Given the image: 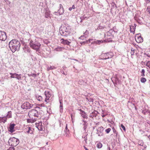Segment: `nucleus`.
Returning <instances> with one entry per match:
<instances>
[{
    "label": "nucleus",
    "mask_w": 150,
    "mask_h": 150,
    "mask_svg": "<svg viewBox=\"0 0 150 150\" xmlns=\"http://www.w3.org/2000/svg\"><path fill=\"white\" fill-rule=\"evenodd\" d=\"M87 126H84L83 127V129H84V132H86V128H87Z\"/></svg>",
    "instance_id": "nucleus-43"
},
{
    "label": "nucleus",
    "mask_w": 150,
    "mask_h": 150,
    "mask_svg": "<svg viewBox=\"0 0 150 150\" xmlns=\"http://www.w3.org/2000/svg\"><path fill=\"white\" fill-rule=\"evenodd\" d=\"M61 43L64 45H69L71 42L68 41L67 40H65L63 38H62L61 40Z\"/></svg>",
    "instance_id": "nucleus-13"
},
{
    "label": "nucleus",
    "mask_w": 150,
    "mask_h": 150,
    "mask_svg": "<svg viewBox=\"0 0 150 150\" xmlns=\"http://www.w3.org/2000/svg\"><path fill=\"white\" fill-rule=\"evenodd\" d=\"M23 49L24 50V52L28 53H29L30 52V50L29 48H28L27 47H25L23 48Z\"/></svg>",
    "instance_id": "nucleus-19"
},
{
    "label": "nucleus",
    "mask_w": 150,
    "mask_h": 150,
    "mask_svg": "<svg viewBox=\"0 0 150 150\" xmlns=\"http://www.w3.org/2000/svg\"><path fill=\"white\" fill-rule=\"evenodd\" d=\"M10 50L13 52L20 50L21 44L20 42L17 40L13 39L8 44Z\"/></svg>",
    "instance_id": "nucleus-1"
},
{
    "label": "nucleus",
    "mask_w": 150,
    "mask_h": 150,
    "mask_svg": "<svg viewBox=\"0 0 150 150\" xmlns=\"http://www.w3.org/2000/svg\"><path fill=\"white\" fill-rule=\"evenodd\" d=\"M79 111H80L81 112V113H83V112H84V111H83V110H82L81 109H79Z\"/></svg>",
    "instance_id": "nucleus-50"
},
{
    "label": "nucleus",
    "mask_w": 150,
    "mask_h": 150,
    "mask_svg": "<svg viewBox=\"0 0 150 150\" xmlns=\"http://www.w3.org/2000/svg\"><path fill=\"white\" fill-rule=\"evenodd\" d=\"M150 2V1L149 0H147V3H149Z\"/></svg>",
    "instance_id": "nucleus-57"
},
{
    "label": "nucleus",
    "mask_w": 150,
    "mask_h": 150,
    "mask_svg": "<svg viewBox=\"0 0 150 150\" xmlns=\"http://www.w3.org/2000/svg\"><path fill=\"white\" fill-rule=\"evenodd\" d=\"M87 42H86V41H84L83 42H80V43L81 45H84L85 44H87Z\"/></svg>",
    "instance_id": "nucleus-36"
},
{
    "label": "nucleus",
    "mask_w": 150,
    "mask_h": 150,
    "mask_svg": "<svg viewBox=\"0 0 150 150\" xmlns=\"http://www.w3.org/2000/svg\"><path fill=\"white\" fill-rule=\"evenodd\" d=\"M92 39H89L88 40H87L86 42H87V44L91 42V41L92 40Z\"/></svg>",
    "instance_id": "nucleus-47"
},
{
    "label": "nucleus",
    "mask_w": 150,
    "mask_h": 150,
    "mask_svg": "<svg viewBox=\"0 0 150 150\" xmlns=\"http://www.w3.org/2000/svg\"><path fill=\"white\" fill-rule=\"evenodd\" d=\"M113 79V78H111V80H112V81H113V80H112V79Z\"/></svg>",
    "instance_id": "nucleus-62"
},
{
    "label": "nucleus",
    "mask_w": 150,
    "mask_h": 150,
    "mask_svg": "<svg viewBox=\"0 0 150 150\" xmlns=\"http://www.w3.org/2000/svg\"><path fill=\"white\" fill-rule=\"evenodd\" d=\"M135 39L138 43L142 42L143 41V38L141 36V34L140 33L136 34Z\"/></svg>",
    "instance_id": "nucleus-8"
},
{
    "label": "nucleus",
    "mask_w": 150,
    "mask_h": 150,
    "mask_svg": "<svg viewBox=\"0 0 150 150\" xmlns=\"http://www.w3.org/2000/svg\"><path fill=\"white\" fill-rule=\"evenodd\" d=\"M39 114V113L37 110L33 109L29 111L28 115L30 118L33 119V117H38Z\"/></svg>",
    "instance_id": "nucleus-5"
},
{
    "label": "nucleus",
    "mask_w": 150,
    "mask_h": 150,
    "mask_svg": "<svg viewBox=\"0 0 150 150\" xmlns=\"http://www.w3.org/2000/svg\"><path fill=\"white\" fill-rule=\"evenodd\" d=\"M7 150H15V148L13 147H10Z\"/></svg>",
    "instance_id": "nucleus-45"
},
{
    "label": "nucleus",
    "mask_w": 150,
    "mask_h": 150,
    "mask_svg": "<svg viewBox=\"0 0 150 150\" xmlns=\"http://www.w3.org/2000/svg\"><path fill=\"white\" fill-rule=\"evenodd\" d=\"M103 42V41L102 40H98L96 41H95V42L97 44H100V43Z\"/></svg>",
    "instance_id": "nucleus-32"
},
{
    "label": "nucleus",
    "mask_w": 150,
    "mask_h": 150,
    "mask_svg": "<svg viewBox=\"0 0 150 150\" xmlns=\"http://www.w3.org/2000/svg\"><path fill=\"white\" fill-rule=\"evenodd\" d=\"M112 53L111 52L102 54L100 56V58L101 59H106L111 58L112 56Z\"/></svg>",
    "instance_id": "nucleus-7"
},
{
    "label": "nucleus",
    "mask_w": 150,
    "mask_h": 150,
    "mask_svg": "<svg viewBox=\"0 0 150 150\" xmlns=\"http://www.w3.org/2000/svg\"><path fill=\"white\" fill-rule=\"evenodd\" d=\"M148 111V110L146 109H145L144 110H143L142 111V113H143L145 115L146 112Z\"/></svg>",
    "instance_id": "nucleus-40"
},
{
    "label": "nucleus",
    "mask_w": 150,
    "mask_h": 150,
    "mask_svg": "<svg viewBox=\"0 0 150 150\" xmlns=\"http://www.w3.org/2000/svg\"><path fill=\"white\" fill-rule=\"evenodd\" d=\"M6 117L8 118H11L12 117L11 112V111H8V114L6 115Z\"/></svg>",
    "instance_id": "nucleus-23"
},
{
    "label": "nucleus",
    "mask_w": 150,
    "mask_h": 150,
    "mask_svg": "<svg viewBox=\"0 0 150 150\" xmlns=\"http://www.w3.org/2000/svg\"><path fill=\"white\" fill-rule=\"evenodd\" d=\"M87 30H86L85 33H84V35L83 36H81L79 38V39L81 40H83L84 38H86V36H85V35H86V34H85V33H86Z\"/></svg>",
    "instance_id": "nucleus-24"
},
{
    "label": "nucleus",
    "mask_w": 150,
    "mask_h": 150,
    "mask_svg": "<svg viewBox=\"0 0 150 150\" xmlns=\"http://www.w3.org/2000/svg\"><path fill=\"white\" fill-rule=\"evenodd\" d=\"M136 28L133 26H130V30L131 33H132L133 34L135 33V31Z\"/></svg>",
    "instance_id": "nucleus-17"
},
{
    "label": "nucleus",
    "mask_w": 150,
    "mask_h": 150,
    "mask_svg": "<svg viewBox=\"0 0 150 150\" xmlns=\"http://www.w3.org/2000/svg\"><path fill=\"white\" fill-rule=\"evenodd\" d=\"M103 127L102 126L100 127L97 129V134L98 135V136H101L103 135Z\"/></svg>",
    "instance_id": "nucleus-11"
},
{
    "label": "nucleus",
    "mask_w": 150,
    "mask_h": 150,
    "mask_svg": "<svg viewBox=\"0 0 150 150\" xmlns=\"http://www.w3.org/2000/svg\"><path fill=\"white\" fill-rule=\"evenodd\" d=\"M29 44L30 47L33 49L36 50V51H39L41 45L39 42L36 41L34 42L33 41L31 40Z\"/></svg>",
    "instance_id": "nucleus-3"
},
{
    "label": "nucleus",
    "mask_w": 150,
    "mask_h": 150,
    "mask_svg": "<svg viewBox=\"0 0 150 150\" xmlns=\"http://www.w3.org/2000/svg\"><path fill=\"white\" fill-rule=\"evenodd\" d=\"M81 116L84 118L87 119V116L85 112L83 113H81Z\"/></svg>",
    "instance_id": "nucleus-22"
},
{
    "label": "nucleus",
    "mask_w": 150,
    "mask_h": 150,
    "mask_svg": "<svg viewBox=\"0 0 150 150\" xmlns=\"http://www.w3.org/2000/svg\"><path fill=\"white\" fill-rule=\"evenodd\" d=\"M7 120V117H1L0 120V122H3L5 123L6 121Z\"/></svg>",
    "instance_id": "nucleus-18"
},
{
    "label": "nucleus",
    "mask_w": 150,
    "mask_h": 150,
    "mask_svg": "<svg viewBox=\"0 0 150 150\" xmlns=\"http://www.w3.org/2000/svg\"><path fill=\"white\" fill-rule=\"evenodd\" d=\"M111 130V129L110 128H108L105 129V131L107 133H108Z\"/></svg>",
    "instance_id": "nucleus-39"
},
{
    "label": "nucleus",
    "mask_w": 150,
    "mask_h": 150,
    "mask_svg": "<svg viewBox=\"0 0 150 150\" xmlns=\"http://www.w3.org/2000/svg\"><path fill=\"white\" fill-rule=\"evenodd\" d=\"M148 138H150V135H149V136H148Z\"/></svg>",
    "instance_id": "nucleus-61"
},
{
    "label": "nucleus",
    "mask_w": 150,
    "mask_h": 150,
    "mask_svg": "<svg viewBox=\"0 0 150 150\" xmlns=\"http://www.w3.org/2000/svg\"><path fill=\"white\" fill-rule=\"evenodd\" d=\"M33 106V104L28 102H25L21 105V108L23 109L27 110L32 108Z\"/></svg>",
    "instance_id": "nucleus-6"
},
{
    "label": "nucleus",
    "mask_w": 150,
    "mask_h": 150,
    "mask_svg": "<svg viewBox=\"0 0 150 150\" xmlns=\"http://www.w3.org/2000/svg\"><path fill=\"white\" fill-rule=\"evenodd\" d=\"M83 122H84V123L83 124V125L84 126H85V125L87 126V122L86 121H84V120H83Z\"/></svg>",
    "instance_id": "nucleus-42"
},
{
    "label": "nucleus",
    "mask_w": 150,
    "mask_h": 150,
    "mask_svg": "<svg viewBox=\"0 0 150 150\" xmlns=\"http://www.w3.org/2000/svg\"><path fill=\"white\" fill-rule=\"evenodd\" d=\"M56 68L55 66H47V69L48 71L50 70L56 69Z\"/></svg>",
    "instance_id": "nucleus-20"
},
{
    "label": "nucleus",
    "mask_w": 150,
    "mask_h": 150,
    "mask_svg": "<svg viewBox=\"0 0 150 150\" xmlns=\"http://www.w3.org/2000/svg\"><path fill=\"white\" fill-rule=\"evenodd\" d=\"M88 134H87L86 135L83 137V136L82 137V138H84V141L85 142L86 144H87V135Z\"/></svg>",
    "instance_id": "nucleus-34"
},
{
    "label": "nucleus",
    "mask_w": 150,
    "mask_h": 150,
    "mask_svg": "<svg viewBox=\"0 0 150 150\" xmlns=\"http://www.w3.org/2000/svg\"><path fill=\"white\" fill-rule=\"evenodd\" d=\"M54 13L55 15H59L58 13V12H54Z\"/></svg>",
    "instance_id": "nucleus-49"
},
{
    "label": "nucleus",
    "mask_w": 150,
    "mask_h": 150,
    "mask_svg": "<svg viewBox=\"0 0 150 150\" xmlns=\"http://www.w3.org/2000/svg\"><path fill=\"white\" fill-rule=\"evenodd\" d=\"M98 112L96 110H94L90 114V117L92 118L96 117L97 115Z\"/></svg>",
    "instance_id": "nucleus-14"
},
{
    "label": "nucleus",
    "mask_w": 150,
    "mask_h": 150,
    "mask_svg": "<svg viewBox=\"0 0 150 150\" xmlns=\"http://www.w3.org/2000/svg\"><path fill=\"white\" fill-rule=\"evenodd\" d=\"M146 66H150V61L146 62Z\"/></svg>",
    "instance_id": "nucleus-44"
},
{
    "label": "nucleus",
    "mask_w": 150,
    "mask_h": 150,
    "mask_svg": "<svg viewBox=\"0 0 150 150\" xmlns=\"http://www.w3.org/2000/svg\"><path fill=\"white\" fill-rule=\"evenodd\" d=\"M118 80V78H115V80L116 81V80H117H117Z\"/></svg>",
    "instance_id": "nucleus-58"
},
{
    "label": "nucleus",
    "mask_w": 150,
    "mask_h": 150,
    "mask_svg": "<svg viewBox=\"0 0 150 150\" xmlns=\"http://www.w3.org/2000/svg\"><path fill=\"white\" fill-rule=\"evenodd\" d=\"M21 74H18L15 73V78L17 79L18 80H20L21 79Z\"/></svg>",
    "instance_id": "nucleus-21"
},
{
    "label": "nucleus",
    "mask_w": 150,
    "mask_h": 150,
    "mask_svg": "<svg viewBox=\"0 0 150 150\" xmlns=\"http://www.w3.org/2000/svg\"><path fill=\"white\" fill-rule=\"evenodd\" d=\"M32 76H34V77H36V74H32Z\"/></svg>",
    "instance_id": "nucleus-52"
},
{
    "label": "nucleus",
    "mask_w": 150,
    "mask_h": 150,
    "mask_svg": "<svg viewBox=\"0 0 150 150\" xmlns=\"http://www.w3.org/2000/svg\"><path fill=\"white\" fill-rule=\"evenodd\" d=\"M60 105L63 104L62 103V102H61V101H60Z\"/></svg>",
    "instance_id": "nucleus-60"
},
{
    "label": "nucleus",
    "mask_w": 150,
    "mask_h": 150,
    "mask_svg": "<svg viewBox=\"0 0 150 150\" xmlns=\"http://www.w3.org/2000/svg\"><path fill=\"white\" fill-rule=\"evenodd\" d=\"M15 126V124L13 123H11L9 127L8 128V130L11 133L13 132L15 130H14V127Z\"/></svg>",
    "instance_id": "nucleus-10"
},
{
    "label": "nucleus",
    "mask_w": 150,
    "mask_h": 150,
    "mask_svg": "<svg viewBox=\"0 0 150 150\" xmlns=\"http://www.w3.org/2000/svg\"><path fill=\"white\" fill-rule=\"evenodd\" d=\"M134 26H134V27H135V28H136V27L137 26V25L136 24H134Z\"/></svg>",
    "instance_id": "nucleus-56"
},
{
    "label": "nucleus",
    "mask_w": 150,
    "mask_h": 150,
    "mask_svg": "<svg viewBox=\"0 0 150 150\" xmlns=\"http://www.w3.org/2000/svg\"><path fill=\"white\" fill-rule=\"evenodd\" d=\"M96 146L97 148L100 149L102 147V144L101 143L99 142L97 144Z\"/></svg>",
    "instance_id": "nucleus-26"
},
{
    "label": "nucleus",
    "mask_w": 150,
    "mask_h": 150,
    "mask_svg": "<svg viewBox=\"0 0 150 150\" xmlns=\"http://www.w3.org/2000/svg\"><path fill=\"white\" fill-rule=\"evenodd\" d=\"M10 74L11 75V76L10 77L11 78H15V73H10Z\"/></svg>",
    "instance_id": "nucleus-35"
},
{
    "label": "nucleus",
    "mask_w": 150,
    "mask_h": 150,
    "mask_svg": "<svg viewBox=\"0 0 150 150\" xmlns=\"http://www.w3.org/2000/svg\"><path fill=\"white\" fill-rule=\"evenodd\" d=\"M141 82L142 83H144L146 81V79L144 77H142L140 79Z\"/></svg>",
    "instance_id": "nucleus-27"
},
{
    "label": "nucleus",
    "mask_w": 150,
    "mask_h": 150,
    "mask_svg": "<svg viewBox=\"0 0 150 150\" xmlns=\"http://www.w3.org/2000/svg\"><path fill=\"white\" fill-rule=\"evenodd\" d=\"M99 28L100 29H102L103 28V27L102 26H99Z\"/></svg>",
    "instance_id": "nucleus-53"
},
{
    "label": "nucleus",
    "mask_w": 150,
    "mask_h": 150,
    "mask_svg": "<svg viewBox=\"0 0 150 150\" xmlns=\"http://www.w3.org/2000/svg\"><path fill=\"white\" fill-rule=\"evenodd\" d=\"M37 98L38 100L39 101H41L42 100V98L41 96H38Z\"/></svg>",
    "instance_id": "nucleus-29"
},
{
    "label": "nucleus",
    "mask_w": 150,
    "mask_h": 150,
    "mask_svg": "<svg viewBox=\"0 0 150 150\" xmlns=\"http://www.w3.org/2000/svg\"><path fill=\"white\" fill-rule=\"evenodd\" d=\"M84 148L85 149V150H89L85 146H83Z\"/></svg>",
    "instance_id": "nucleus-54"
},
{
    "label": "nucleus",
    "mask_w": 150,
    "mask_h": 150,
    "mask_svg": "<svg viewBox=\"0 0 150 150\" xmlns=\"http://www.w3.org/2000/svg\"><path fill=\"white\" fill-rule=\"evenodd\" d=\"M103 112H104V111H103H103H102V112H103V113H102V114H103V115H102V117H105V116H106V115H104V114H103Z\"/></svg>",
    "instance_id": "nucleus-51"
},
{
    "label": "nucleus",
    "mask_w": 150,
    "mask_h": 150,
    "mask_svg": "<svg viewBox=\"0 0 150 150\" xmlns=\"http://www.w3.org/2000/svg\"><path fill=\"white\" fill-rule=\"evenodd\" d=\"M72 62L75 63L76 62H78V61L77 60L75 59H73L72 60Z\"/></svg>",
    "instance_id": "nucleus-46"
},
{
    "label": "nucleus",
    "mask_w": 150,
    "mask_h": 150,
    "mask_svg": "<svg viewBox=\"0 0 150 150\" xmlns=\"http://www.w3.org/2000/svg\"><path fill=\"white\" fill-rule=\"evenodd\" d=\"M86 99L88 101L90 102H93V99L92 98H86Z\"/></svg>",
    "instance_id": "nucleus-37"
},
{
    "label": "nucleus",
    "mask_w": 150,
    "mask_h": 150,
    "mask_svg": "<svg viewBox=\"0 0 150 150\" xmlns=\"http://www.w3.org/2000/svg\"><path fill=\"white\" fill-rule=\"evenodd\" d=\"M87 17L86 16H84L82 17H80L81 21L80 22H81L82 21L84 20Z\"/></svg>",
    "instance_id": "nucleus-33"
},
{
    "label": "nucleus",
    "mask_w": 150,
    "mask_h": 150,
    "mask_svg": "<svg viewBox=\"0 0 150 150\" xmlns=\"http://www.w3.org/2000/svg\"><path fill=\"white\" fill-rule=\"evenodd\" d=\"M8 142L10 146H16L19 144V140L18 139L13 137L9 139Z\"/></svg>",
    "instance_id": "nucleus-4"
},
{
    "label": "nucleus",
    "mask_w": 150,
    "mask_h": 150,
    "mask_svg": "<svg viewBox=\"0 0 150 150\" xmlns=\"http://www.w3.org/2000/svg\"><path fill=\"white\" fill-rule=\"evenodd\" d=\"M113 132L114 133H116V134H117V132H116V131L114 129V130H113Z\"/></svg>",
    "instance_id": "nucleus-55"
},
{
    "label": "nucleus",
    "mask_w": 150,
    "mask_h": 150,
    "mask_svg": "<svg viewBox=\"0 0 150 150\" xmlns=\"http://www.w3.org/2000/svg\"><path fill=\"white\" fill-rule=\"evenodd\" d=\"M149 68L150 69V66H148Z\"/></svg>",
    "instance_id": "nucleus-63"
},
{
    "label": "nucleus",
    "mask_w": 150,
    "mask_h": 150,
    "mask_svg": "<svg viewBox=\"0 0 150 150\" xmlns=\"http://www.w3.org/2000/svg\"><path fill=\"white\" fill-rule=\"evenodd\" d=\"M75 8L74 5H72V7H69V10L70 11H71L72 10V9H74Z\"/></svg>",
    "instance_id": "nucleus-38"
},
{
    "label": "nucleus",
    "mask_w": 150,
    "mask_h": 150,
    "mask_svg": "<svg viewBox=\"0 0 150 150\" xmlns=\"http://www.w3.org/2000/svg\"><path fill=\"white\" fill-rule=\"evenodd\" d=\"M64 13L63 7L62 4L59 5V8L58 11V13L59 15H62Z\"/></svg>",
    "instance_id": "nucleus-12"
},
{
    "label": "nucleus",
    "mask_w": 150,
    "mask_h": 150,
    "mask_svg": "<svg viewBox=\"0 0 150 150\" xmlns=\"http://www.w3.org/2000/svg\"><path fill=\"white\" fill-rule=\"evenodd\" d=\"M32 120L30 119H28L27 120V122H31Z\"/></svg>",
    "instance_id": "nucleus-48"
},
{
    "label": "nucleus",
    "mask_w": 150,
    "mask_h": 150,
    "mask_svg": "<svg viewBox=\"0 0 150 150\" xmlns=\"http://www.w3.org/2000/svg\"><path fill=\"white\" fill-rule=\"evenodd\" d=\"M7 38L6 33L5 32L0 31V40L4 41Z\"/></svg>",
    "instance_id": "nucleus-9"
},
{
    "label": "nucleus",
    "mask_w": 150,
    "mask_h": 150,
    "mask_svg": "<svg viewBox=\"0 0 150 150\" xmlns=\"http://www.w3.org/2000/svg\"><path fill=\"white\" fill-rule=\"evenodd\" d=\"M60 112L61 113H62L63 111V104L60 105Z\"/></svg>",
    "instance_id": "nucleus-31"
},
{
    "label": "nucleus",
    "mask_w": 150,
    "mask_h": 150,
    "mask_svg": "<svg viewBox=\"0 0 150 150\" xmlns=\"http://www.w3.org/2000/svg\"><path fill=\"white\" fill-rule=\"evenodd\" d=\"M121 127L122 129L125 131H126L125 127L123 124H122L121 125Z\"/></svg>",
    "instance_id": "nucleus-41"
},
{
    "label": "nucleus",
    "mask_w": 150,
    "mask_h": 150,
    "mask_svg": "<svg viewBox=\"0 0 150 150\" xmlns=\"http://www.w3.org/2000/svg\"><path fill=\"white\" fill-rule=\"evenodd\" d=\"M72 116H73V115L72 114H71V119H72Z\"/></svg>",
    "instance_id": "nucleus-59"
},
{
    "label": "nucleus",
    "mask_w": 150,
    "mask_h": 150,
    "mask_svg": "<svg viewBox=\"0 0 150 150\" xmlns=\"http://www.w3.org/2000/svg\"><path fill=\"white\" fill-rule=\"evenodd\" d=\"M62 49H64V47H58L55 48V50L57 51H60L62 50Z\"/></svg>",
    "instance_id": "nucleus-25"
},
{
    "label": "nucleus",
    "mask_w": 150,
    "mask_h": 150,
    "mask_svg": "<svg viewBox=\"0 0 150 150\" xmlns=\"http://www.w3.org/2000/svg\"><path fill=\"white\" fill-rule=\"evenodd\" d=\"M25 129L27 133L30 134H32L33 133L34 130L32 128L30 127H28Z\"/></svg>",
    "instance_id": "nucleus-15"
},
{
    "label": "nucleus",
    "mask_w": 150,
    "mask_h": 150,
    "mask_svg": "<svg viewBox=\"0 0 150 150\" xmlns=\"http://www.w3.org/2000/svg\"><path fill=\"white\" fill-rule=\"evenodd\" d=\"M59 33L61 35L66 37L71 33V27L68 25H65L60 28Z\"/></svg>",
    "instance_id": "nucleus-2"
},
{
    "label": "nucleus",
    "mask_w": 150,
    "mask_h": 150,
    "mask_svg": "<svg viewBox=\"0 0 150 150\" xmlns=\"http://www.w3.org/2000/svg\"><path fill=\"white\" fill-rule=\"evenodd\" d=\"M67 126V125L66 124L65 130L64 131L65 132V133L64 135H65L66 137H67L69 136V130L68 129Z\"/></svg>",
    "instance_id": "nucleus-16"
},
{
    "label": "nucleus",
    "mask_w": 150,
    "mask_h": 150,
    "mask_svg": "<svg viewBox=\"0 0 150 150\" xmlns=\"http://www.w3.org/2000/svg\"><path fill=\"white\" fill-rule=\"evenodd\" d=\"M141 73L142 74L141 75L142 76H145L144 73H145V70L144 69H142L141 71Z\"/></svg>",
    "instance_id": "nucleus-30"
},
{
    "label": "nucleus",
    "mask_w": 150,
    "mask_h": 150,
    "mask_svg": "<svg viewBox=\"0 0 150 150\" xmlns=\"http://www.w3.org/2000/svg\"><path fill=\"white\" fill-rule=\"evenodd\" d=\"M48 142H47V143H46V144H48Z\"/></svg>",
    "instance_id": "nucleus-64"
},
{
    "label": "nucleus",
    "mask_w": 150,
    "mask_h": 150,
    "mask_svg": "<svg viewBox=\"0 0 150 150\" xmlns=\"http://www.w3.org/2000/svg\"><path fill=\"white\" fill-rule=\"evenodd\" d=\"M45 95L46 96V98L45 99V101L46 102L48 103V101L49 100V96H47L46 94H45Z\"/></svg>",
    "instance_id": "nucleus-28"
}]
</instances>
